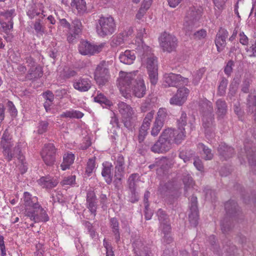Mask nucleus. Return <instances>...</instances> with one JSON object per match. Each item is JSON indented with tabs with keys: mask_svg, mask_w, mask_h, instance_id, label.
Returning a JSON list of instances; mask_svg holds the SVG:
<instances>
[{
	"mask_svg": "<svg viewBox=\"0 0 256 256\" xmlns=\"http://www.w3.org/2000/svg\"><path fill=\"white\" fill-rule=\"evenodd\" d=\"M145 32L144 29L140 30L136 40L137 42L136 49L140 52L142 53V62L146 67L149 78L152 84H155L158 80V64L156 58L150 54V47L144 44L142 37Z\"/></svg>",
	"mask_w": 256,
	"mask_h": 256,
	"instance_id": "f257e3e1",
	"label": "nucleus"
},
{
	"mask_svg": "<svg viewBox=\"0 0 256 256\" xmlns=\"http://www.w3.org/2000/svg\"><path fill=\"white\" fill-rule=\"evenodd\" d=\"M184 140V134L180 131H174L172 128L165 129L158 140L152 146L151 150L155 153H164L168 151L173 144H180Z\"/></svg>",
	"mask_w": 256,
	"mask_h": 256,
	"instance_id": "f03ea898",
	"label": "nucleus"
},
{
	"mask_svg": "<svg viewBox=\"0 0 256 256\" xmlns=\"http://www.w3.org/2000/svg\"><path fill=\"white\" fill-rule=\"evenodd\" d=\"M116 28V22L112 16L101 15L98 20L96 32L100 37L104 38L113 34Z\"/></svg>",
	"mask_w": 256,
	"mask_h": 256,
	"instance_id": "7ed1b4c3",
	"label": "nucleus"
},
{
	"mask_svg": "<svg viewBox=\"0 0 256 256\" xmlns=\"http://www.w3.org/2000/svg\"><path fill=\"white\" fill-rule=\"evenodd\" d=\"M12 140V136L8 130L6 129L4 131L0 140V145L3 149L4 154L10 159L17 158L18 160H24V158L21 154L19 146L16 147L14 150V152L12 153L10 149L14 145Z\"/></svg>",
	"mask_w": 256,
	"mask_h": 256,
	"instance_id": "20e7f679",
	"label": "nucleus"
},
{
	"mask_svg": "<svg viewBox=\"0 0 256 256\" xmlns=\"http://www.w3.org/2000/svg\"><path fill=\"white\" fill-rule=\"evenodd\" d=\"M138 72H120L119 77L118 79V85L120 90L123 96L128 98L129 92L131 91V87L134 84L135 80L136 79V74Z\"/></svg>",
	"mask_w": 256,
	"mask_h": 256,
	"instance_id": "39448f33",
	"label": "nucleus"
},
{
	"mask_svg": "<svg viewBox=\"0 0 256 256\" xmlns=\"http://www.w3.org/2000/svg\"><path fill=\"white\" fill-rule=\"evenodd\" d=\"M118 112L121 114L124 126L130 129L136 117V110L126 103L120 102L118 104Z\"/></svg>",
	"mask_w": 256,
	"mask_h": 256,
	"instance_id": "423d86ee",
	"label": "nucleus"
},
{
	"mask_svg": "<svg viewBox=\"0 0 256 256\" xmlns=\"http://www.w3.org/2000/svg\"><path fill=\"white\" fill-rule=\"evenodd\" d=\"M202 8L195 6L189 7L186 11L183 24V29L190 32L194 27L195 22L200 18L202 13Z\"/></svg>",
	"mask_w": 256,
	"mask_h": 256,
	"instance_id": "0eeeda50",
	"label": "nucleus"
},
{
	"mask_svg": "<svg viewBox=\"0 0 256 256\" xmlns=\"http://www.w3.org/2000/svg\"><path fill=\"white\" fill-rule=\"evenodd\" d=\"M202 105V107L206 108L208 111V113L204 114L203 116L202 126L204 129L205 134L208 135L213 132L214 129L213 124L214 118V115L212 114V104L210 101L204 100H203Z\"/></svg>",
	"mask_w": 256,
	"mask_h": 256,
	"instance_id": "6e6552de",
	"label": "nucleus"
},
{
	"mask_svg": "<svg viewBox=\"0 0 256 256\" xmlns=\"http://www.w3.org/2000/svg\"><path fill=\"white\" fill-rule=\"evenodd\" d=\"M104 46L105 43L95 45L88 41L82 40L78 45V52L84 56H92L101 52Z\"/></svg>",
	"mask_w": 256,
	"mask_h": 256,
	"instance_id": "1a4fd4ad",
	"label": "nucleus"
},
{
	"mask_svg": "<svg viewBox=\"0 0 256 256\" xmlns=\"http://www.w3.org/2000/svg\"><path fill=\"white\" fill-rule=\"evenodd\" d=\"M188 79L182 77L180 74L173 73L166 74L164 76V84L166 86H174L188 85Z\"/></svg>",
	"mask_w": 256,
	"mask_h": 256,
	"instance_id": "9d476101",
	"label": "nucleus"
},
{
	"mask_svg": "<svg viewBox=\"0 0 256 256\" xmlns=\"http://www.w3.org/2000/svg\"><path fill=\"white\" fill-rule=\"evenodd\" d=\"M26 216L30 218L32 221L34 223L40 222H46L49 220V217L46 211L40 206L37 210H30L26 208L24 211Z\"/></svg>",
	"mask_w": 256,
	"mask_h": 256,
	"instance_id": "9b49d317",
	"label": "nucleus"
},
{
	"mask_svg": "<svg viewBox=\"0 0 256 256\" xmlns=\"http://www.w3.org/2000/svg\"><path fill=\"white\" fill-rule=\"evenodd\" d=\"M160 45L164 51L171 52L177 46V40L173 35L164 32L160 37Z\"/></svg>",
	"mask_w": 256,
	"mask_h": 256,
	"instance_id": "f8f14e48",
	"label": "nucleus"
},
{
	"mask_svg": "<svg viewBox=\"0 0 256 256\" xmlns=\"http://www.w3.org/2000/svg\"><path fill=\"white\" fill-rule=\"evenodd\" d=\"M131 90L133 94L138 98L144 96L146 92V87L142 76L138 75L136 76V79L131 87Z\"/></svg>",
	"mask_w": 256,
	"mask_h": 256,
	"instance_id": "ddd939ff",
	"label": "nucleus"
},
{
	"mask_svg": "<svg viewBox=\"0 0 256 256\" xmlns=\"http://www.w3.org/2000/svg\"><path fill=\"white\" fill-rule=\"evenodd\" d=\"M190 90L185 87L178 88L176 93L170 99V103L172 105L181 106L186 100Z\"/></svg>",
	"mask_w": 256,
	"mask_h": 256,
	"instance_id": "4468645a",
	"label": "nucleus"
},
{
	"mask_svg": "<svg viewBox=\"0 0 256 256\" xmlns=\"http://www.w3.org/2000/svg\"><path fill=\"white\" fill-rule=\"evenodd\" d=\"M94 78L99 85H104L108 81V70L103 64H100L97 66L94 72Z\"/></svg>",
	"mask_w": 256,
	"mask_h": 256,
	"instance_id": "2eb2a0df",
	"label": "nucleus"
},
{
	"mask_svg": "<svg viewBox=\"0 0 256 256\" xmlns=\"http://www.w3.org/2000/svg\"><path fill=\"white\" fill-rule=\"evenodd\" d=\"M24 204L25 206L24 211L26 208L30 210H37L40 207L37 197L32 196V194L27 192L24 193L23 196Z\"/></svg>",
	"mask_w": 256,
	"mask_h": 256,
	"instance_id": "dca6fc26",
	"label": "nucleus"
},
{
	"mask_svg": "<svg viewBox=\"0 0 256 256\" xmlns=\"http://www.w3.org/2000/svg\"><path fill=\"white\" fill-rule=\"evenodd\" d=\"M124 177V161H116L115 167L114 180V184L117 188L122 186V180Z\"/></svg>",
	"mask_w": 256,
	"mask_h": 256,
	"instance_id": "f3484780",
	"label": "nucleus"
},
{
	"mask_svg": "<svg viewBox=\"0 0 256 256\" xmlns=\"http://www.w3.org/2000/svg\"><path fill=\"white\" fill-rule=\"evenodd\" d=\"M92 85L91 80L86 78L76 79L73 82L74 88L80 92L88 91L91 88Z\"/></svg>",
	"mask_w": 256,
	"mask_h": 256,
	"instance_id": "a211bd4d",
	"label": "nucleus"
},
{
	"mask_svg": "<svg viewBox=\"0 0 256 256\" xmlns=\"http://www.w3.org/2000/svg\"><path fill=\"white\" fill-rule=\"evenodd\" d=\"M38 184L44 188L51 190L58 184V180L50 176H42L37 180Z\"/></svg>",
	"mask_w": 256,
	"mask_h": 256,
	"instance_id": "6ab92c4d",
	"label": "nucleus"
},
{
	"mask_svg": "<svg viewBox=\"0 0 256 256\" xmlns=\"http://www.w3.org/2000/svg\"><path fill=\"white\" fill-rule=\"evenodd\" d=\"M228 36V32L224 30H222L217 34L215 39V44L218 52H222L225 48Z\"/></svg>",
	"mask_w": 256,
	"mask_h": 256,
	"instance_id": "aec40b11",
	"label": "nucleus"
},
{
	"mask_svg": "<svg viewBox=\"0 0 256 256\" xmlns=\"http://www.w3.org/2000/svg\"><path fill=\"white\" fill-rule=\"evenodd\" d=\"M56 150L52 144H45L40 155L43 160H52L56 158Z\"/></svg>",
	"mask_w": 256,
	"mask_h": 256,
	"instance_id": "412c9836",
	"label": "nucleus"
},
{
	"mask_svg": "<svg viewBox=\"0 0 256 256\" xmlns=\"http://www.w3.org/2000/svg\"><path fill=\"white\" fill-rule=\"evenodd\" d=\"M87 208L94 216H96L98 207L97 200L93 191H88L86 195Z\"/></svg>",
	"mask_w": 256,
	"mask_h": 256,
	"instance_id": "4be33fe9",
	"label": "nucleus"
},
{
	"mask_svg": "<svg viewBox=\"0 0 256 256\" xmlns=\"http://www.w3.org/2000/svg\"><path fill=\"white\" fill-rule=\"evenodd\" d=\"M133 246L136 256H150L151 253L141 240H136L133 244Z\"/></svg>",
	"mask_w": 256,
	"mask_h": 256,
	"instance_id": "5701e85b",
	"label": "nucleus"
},
{
	"mask_svg": "<svg viewBox=\"0 0 256 256\" xmlns=\"http://www.w3.org/2000/svg\"><path fill=\"white\" fill-rule=\"evenodd\" d=\"M103 170L102 172V174L106 182L108 184L112 183V165L108 161H105L102 164Z\"/></svg>",
	"mask_w": 256,
	"mask_h": 256,
	"instance_id": "b1692460",
	"label": "nucleus"
},
{
	"mask_svg": "<svg viewBox=\"0 0 256 256\" xmlns=\"http://www.w3.org/2000/svg\"><path fill=\"white\" fill-rule=\"evenodd\" d=\"M136 56L134 52L128 50H126L119 56L120 62L126 64H132Z\"/></svg>",
	"mask_w": 256,
	"mask_h": 256,
	"instance_id": "393cba45",
	"label": "nucleus"
},
{
	"mask_svg": "<svg viewBox=\"0 0 256 256\" xmlns=\"http://www.w3.org/2000/svg\"><path fill=\"white\" fill-rule=\"evenodd\" d=\"M216 114L218 118H222L227 112V106L224 100H218L216 102Z\"/></svg>",
	"mask_w": 256,
	"mask_h": 256,
	"instance_id": "a878e982",
	"label": "nucleus"
},
{
	"mask_svg": "<svg viewBox=\"0 0 256 256\" xmlns=\"http://www.w3.org/2000/svg\"><path fill=\"white\" fill-rule=\"evenodd\" d=\"M110 227L114 235L116 241L118 242L120 240V233L119 232V223L115 218L110 219Z\"/></svg>",
	"mask_w": 256,
	"mask_h": 256,
	"instance_id": "bb28decb",
	"label": "nucleus"
},
{
	"mask_svg": "<svg viewBox=\"0 0 256 256\" xmlns=\"http://www.w3.org/2000/svg\"><path fill=\"white\" fill-rule=\"evenodd\" d=\"M70 5L73 8H76L80 14L84 13L86 10L84 0H72Z\"/></svg>",
	"mask_w": 256,
	"mask_h": 256,
	"instance_id": "cd10ccee",
	"label": "nucleus"
},
{
	"mask_svg": "<svg viewBox=\"0 0 256 256\" xmlns=\"http://www.w3.org/2000/svg\"><path fill=\"white\" fill-rule=\"evenodd\" d=\"M186 114L182 112L180 118L178 120V128L176 130L172 128L174 131L182 132L184 134V139L186 138V131L184 126H186Z\"/></svg>",
	"mask_w": 256,
	"mask_h": 256,
	"instance_id": "c85d7f7f",
	"label": "nucleus"
},
{
	"mask_svg": "<svg viewBox=\"0 0 256 256\" xmlns=\"http://www.w3.org/2000/svg\"><path fill=\"white\" fill-rule=\"evenodd\" d=\"M218 151L220 154L230 158L233 154L234 149L232 147L228 146L225 143H221L218 147Z\"/></svg>",
	"mask_w": 256,
	"mask_h": 256,
	"instance_id": "c756f323",
	"label": "nucleus"
},
{
	"mask_svg": "<svg viewBox=\"0 0 256 256\" xmlns=\"http://www.w3.org/2000/svg\"><path fill=\"white\" fill-rule=\"evenodd\" d=\"M139 176L138 174H132L128 180V184L132 194L135 195L136 182Z\"/></svg>",
	"mask_w": 256,
	"mask_h": 256,
	"instance_id": "7c9ffc66",
	"label": "nucleus"
},
{
	"mask_svg": "<svg viewBox=\"0 0 256 256\" xmlns=\"http://www.w3.org/2000/svg\"><path fill=\"white\" fill-rule=\"evenodd\" d=\"M83 116V113H82L80 111L71 110H66V112H63L60 114V117L68 118H80Z\"/></svg>",
	"mask_w": 256,
	"mask_h": 256,
	"instance_id": "2f4dec72",
	"label": "nucleus"
},
{
	"mask_svg": "<svg viewBox=\"0 0 256 256\" xmlns=\"http://www.w3.org/2000/svg\"><path fill=\"white\" fill-rule=\"evenodd\" d=\"M244 150L246 154V157L248 159H256V148L252 146V144H249L248 145H245Z\"/></svg>",
	"mask_w": 256,
	"mask_h": 256,
	"instance_id": "473e14b6",
	"label": "nucleus"
},
{
	"mask_svg": "<svg viewBox=\"0 0 256 256\" xmlns=\"http://www.w3.org/2000/svg\"><path fill=\"white\" fill-rule=\"evenodd\" d=\"M42 70L40 67L36 66L31 68L28 70V76L30 78H36L42 77Z\"/></svg>",
	"mask_w": 256,
	"mask_h": 256,
	"instance_id": "72a5a7b5",
	"label": "nucleus"
},
{
	"mask_svg": "<svg viewBox=\"0 0 256 256\" xmlns=\"http://www.w3.org/2000/svg\"><path fill=\"white\" fill-rule=\"evenodd\" d=\"M198 148L199 150H202L205 155L206 160H211L213 158L214 154L212 150L202 143L198 144Z\"/></svg>",
	"mask_w": 256,
	"mask_h": 256,
	"instance_id": "f704fd0d",
	"label": "nucleus"
},
{
	"mask_svg": "<svg viewBox=\"0 0 256 256\" xmlns=\"http://www.w3.org/2000/svg\"><path fill=\"white\" fill-rule=\"evenodd\" d=\"M248 105L250 112L254 114V120L256 123V96H248Z\"/></svg>",
	"mask_w": 256,
	"mask_h": 256,
	"instance_id": "c9c22d12",
	"label": "nucleus"
},
{
	"mask_svg": "<svg viewBox=\"0 0 256 256\" xmlns=\"http://www.w3.org/2000/svg\"><path fill=\"white\" fill-rule=\"evenodd\" d=\"M237 206V204L234 200H230L224 204L226 213L231 214L236 212Z\"/></svg>",
	"mask_w": 256,
	"mask_h": 256,
	"instance_id": "e433bc0d",
	"label": "nucleus"
},
{
	"mask_svg": "<svg viewBox=\"0 0 256 256\" xmlns=\"http://www.w3.org/2000/svg\"><path fill=\"white\" fill-rule=\"evenodd\" d=\"M182 181L184 185V190L186 192H188L193 188L194 182L192 178L189 174L184 176Z\"/></svg>",
	"mask_w": 256,
	"mask_h": 256,
	"instance_id": "4c0bfd02",
	"label": "nucleus"
},
{
	"mask_svg": "<svg viewBox=\"0 0 256 256\" xmlns=\"http://www.w3.org/2000/svg\"><path fill=\"white\" fill-rule=\"evenodd\" d=\"M15 10L11 9L0 12V18H4V21H12V18L14 16Z\"/></svg>",
	"mask_w": 256,
	"mask_h": 256,
	"instance_id": "58836bf2",
	"label": "nucleus"
},
{
	"mask_svg": "<svg viewBox=\"0 0 256 256\" xmlns=\"http://www.w3.org/2000/svg\"><path fill=\"white\" fill-rule=\"evenodd\" d=\"M189 220L192 225L196 226L198 224V210H190Z\"/></svg>",
	"mask_w": 256,
	"mask_h": 256,
	"instance_id": "ea45409f",
	"label": "nucleus"
},
{
	"mask_svg": "<svg viewBox=\"0 0 256 256\" xmlns=\"http://www.w3.org/2000/svg\"><path fill=\"white\" fill-rule=\"evenodd\" d=\"M150 2L146 3L144 2L138 10V13L136 14V18L137 19L141 20L143 18L146 12L150 8Z\"/></svg>",
	"mask_w": 256,
	"mask_h": 256,
	"instance_id": "a19ab883",
	"label": "nucleus"
},
{
	"mask_svg": "<svg viewBox=\"0 0 256 256\" xmlns=\"http://www.w3.org/2000/svg\"><path fill=\"white\" fill-rule=\"evenodd\" d=\"M204 72H205L204 69V68H200L194 72V74H192V77H193L192 83L194 85H196L199 83Z\"/></svg>",
	"mask_w": 256,
	"mask_h": 256,
	"instance_id": "79ce46f5",
	"label": "nucleus"
},
{
	"mask_svg": "<svg viewBox=\"0 0 256 256\" xmlns=\"http://www.w3.org/2000/svg\"><path fill=\"white\" fill-rule=\"evenodd\" d=\"M163 124V123L162 122L155 120L150 132L151 135L153 136H157L161 130Z\"/></svg>",
	"mask_w": 256,
	"mask_h": 256,
	"instance_id": "37998d69",
	"label": "nucleus"
},
{
	"mask_svg": "<svg viewBox=\"0 0 256 256\" xmlns=\"http://www.w3.org/2000/svg\"><path fill=\"white\" fill-rule=\"evenodd\" d=\"M82 23L78 20H74L72 23V28H70L72 32L80 34L82 31Z\"/></svg>",
	"mask_w": 256,
	"mask_h": 256,
	"instance_id": "c03bdc74",
	"label": "nucleus"
},
{
	"mask_svg": "<svg viewBox=\"0 0 256 256\" xmlns=\"http://www.w3.org/2000/svg\"><path fill=\"white\" fill-rule=\"evenodd\" d=\"M166 116V110L165 108H160L157 112V116L155 120H158V122H162V123L164 124V121Z\"/></svg>",
	"mask_w": 256,
	"mask_h": 256,
	"instance_id": "a18cd8bd",
	"label": "nucleus"
},
{
	"mask_svg": "<svg viewBox=\"0 0 256 256\" xmlns=\"http://www.w3.org/2000/svg\"><path fill=\"white\" fill-rule=\"evenodd\" d=\"M228 84V80L226 78H222L218 87V94L222 96L226 94V90Z\"/></svg>",
	"mask_w": 256,
	"mask_h": 256,
	"instance_id": "49530a36",
	"label": "nucleus"
},
{
	"mask_svg": "<svg viewBox=\"0 0 256 256\" xmlns=\"http://www.w3.org/2000/svg\"><path fill=\"white\" fill-rule=\"evenodd\" d=\"M94 101L96 102L104 104L106 105H111V102L102 94L100 93L97 94L94 98Z\"/></svg>",
	"mask_w": 256,
	"mask_h": 256,
	"instance_id": "de8ad7c7",
	"label": "nucleus"
},
{
	"mask_svg": "<svg viewBox=\"0 0 256 256\" xmlns=\"http://www.w3.org/2000/svg\"><path fill=\"white\" fill-rule=\"evenodd\" d=\"M154 110H152L148 112L144 117L142 125L146 126V128H150L152 120L154 118Z\"/></svg>",
	"mask_w": 256,
	"mask_h": 256,
	"instance_id": "09e8293b",
	"label": "nucleus"
},
{
	"mask_svg": "<svg viewBox=\"0 0 256 256\" xmlns=\"http://www.w3.org/2000/svg\"><path fill=\"white\" fill-rule=\"evenodd\" d=\"M0 22L6 32L10 31L13 28L12 21H4V18H0Z\"/></svg>",
	"mask_w": 256,
	"mask_h": 256,
	"instance_id": "8fccbe9b",
	"label": "nucleus"
},
{
	"mask_svg": "<svg viewBox=\"0 0 256 256\" xmlns=\"http://www.w3.org/2000/svg\"><path fill=\"white\" fill-rule=\"evenodd\" d=\"M150 128H146L144 126H142L139 130V134L138 136V141L141 142L144 141L146 136L148 134V130Z\"/></svg>",
	"mask_w": 256,
	"mask_h": 256,
	"instance_id": "3c124183",
	"label": "nucleus"
},
{
	"mask_svg": "<svg viewBox=\"0 0 256 256\" xmlns=\"http://www.w3.org/2000/svg\"><path fill=\"white\" fill-rule=\"evenodd\" d=\"M179 158L183 160H190L192 158V153L186 150H181L179 152Z\"/></svg>",
	"mask_w": 256,
	"mask_h": 256,
	"instance_id": "603ef678",
	"label": "nucleus"
},
{
	"mask_svg": "<svg viewBox=\"0 0 256 256\" xmlns=\"http://www.w3.org/2000/svg\"><path fill=\"white\" fill-rule=\"evenodd\" d=\"M77 72L72 68H65L63 70V76L65 78H69L76 76Z\"/></svg>",
	"mask_w": 256,
	"mask_h": 256,
	"instance_id": "864d4df0",
	"label": "nucleus"
},
{
	"mask_svg": "<svg viewBox=\"0 0 256 256\" xmlns=\"http://www.w3.org/2000/svg\"><path fill=\"white\" fill-rule=\"evenodd\" d=\"M76 183V176H70L65 177L64 180L61 182L62 185H70L72 186Z\"/></svg>",
	"mask_w": 256,
	"mask_h": 256,
	"instance_id": "5fc2aeb1",
	"label": "nucleus"
},
{
	"mask_svg": "<svg viewBox=\"0 0 256 256\" xmlns=\"http://www.w3.org/2000/svg\"><path fill=\"white\" fill-rule=\"evenodd\" d=\"M160 228L164 234V238H166V235L168 234L171 230L170 224L167 222L160 223Z\"/></svg>",
	"mask_w": 256,
	"mask_h": 256,
	"instance_id": "6e6d98bb",
	"label": "nucleus"
},
{
	"mask_svg": "<svg viewBox=\"0 0 256 256\" xmlns=\"http://www.w3.org/2000/svg\"><path fill=\"white\" fill-rule=\"evenodd\" d=\"M48 126V123L47 121H42L40 122L38 126V132L39 134H42L45 132Z\"/></svg>",
	"mask_w": 256,
	"mask_h": 256,
	"instance_id": "4d7b16f0",
	"label": "nucleus"
},
{
	"mask_svg": "<svg viewBox=\"0 0 256 256\" xmlns=\"http://www.w3.org/2000/svg\"><path fill=\"white\" fill-rule=\"evenodd\" d=\"M87 229L91 238L94 239V240H98V234L96 232V230L92 226V225H91L90 223H88L87 225Z\"/></svg>",
	"mask_w": 256,
	"mask_h": 256,
	"instance_id": "13d9d810",
	"label": "nucleus"
},
{
	"mask_svg": "<svg viewBox=\"0 0 256 256\" xmlns=\"http://www.w3.org/2000/svg\"><path fill=\"white\" fill-rule=\"evenodd\" d=\"M246 50L250 57H256V40L250 48H246Z\"/></svg>",
	"mask_w": 256,
	"mask_h": 256,
	"instance_id": "bf43d9fd",
	"label": "nucleus"
},
{
	"mask_svg": "<svg viewBox=\"0 0 256 256\" xmlns=\"http://www.w3.org/2000/svg\"><path fill=\"white\" fill-rule=\"evenodd\" d=\"M238 89V84L236 82H232L230 86L229 92L228 96L232 99L236 94Z\"/></svg>",
	"mask_w": 256,
	"mask_h": 256,
	"instance_id": "052dcab7",
	"label": "nucleus"
},
{
	"mask_svg": "<svg viewBox=\"0 0 256 256\" xmlns=\"http://www.w3.org/2000/svg\"><path fill=\"white\" fill-rule=\"evenodd\" d=\"M157 215L160 223L167 222V216L162 209H159L157 212Z\"/></svg>",
	"mask_w": 256,
	"mask_h": 256,
	"instance_id": "680f3d73",
	"label": "nucleus"
},
{
	"mask_svg": "<svg viewBox=\"0 0 256 256\" xmlns=\"http://www.w3.org/2000/svg\"><path fill=\"white\" fill-rule=\"evenodd\" d=\"M27 15L30 19L34 18L36 16H38L40 12H38L34 7H31L26 12Z\"/></svg>",
	"mask_w": 256,
	"mask_h": 256,
	"instance_id": "e2e57ef3",
	"label": "nucleus"
},
{
	"mask_svg": "<svg viewBox=\"0 0 256 256\" xmlns=\"http://www.w3.org/2000/svg\"><path fill=\"white\" fill-rule=\"evenodd\" d=\"M239 37V42L242 44L244 46H247L248 44V38L244 32H240Z\"/></svg>",
	"mask_w": 256,
	"mask_h": 256,
	"instance_id": "0e129e2a",
	"label": "nucleus"
},
{
	"mask_svg": "<svg viewBox=\"0 0 256 256\" xmlns=\"http://www.w3.org/2000/svg\"><path fill=\"white\" fill-rule=\"evenodd\" d=\"M234 66V62L232 60H230L228 62L226 66L224 68V72L228 76H230L232 70V66Z\"/></svg>",
	"mask_w": 256,
	"mask_h": 256,
	"instance_id": "69168bd1",
	"label": "nucleus"
},
{
	"mask_svg": "<svg viewBox=\"0 0 256 256\" xmlns=\"http://www.w3.org/2000/svg\"><path fill=\"white\" fill-rule=\"evenodd\" d=\"M96 168L95 161H88L86 172L88 174H91Z\"/></svg>",
	"mask_w": 256,
	"mask_h": 256,
	"instance_id": "338daca9",
	"label": "nucleus"
},
{
	"mask_svg": "<svg viewBox=\"0 0 256 256\" xmlns=\"http://www.w3.org/2000/svg\"><path fill=\"white\" fill-rule=\"evenodd\" d=\"M214 6L219 10H222L224 8L225 3L227 0H212Z\"/></svg>",
	"mask_w": 256,
	"mask_h": 256,
	"instance_id": "774afa93",
	"label": "nucleus"
}]
</instances>
